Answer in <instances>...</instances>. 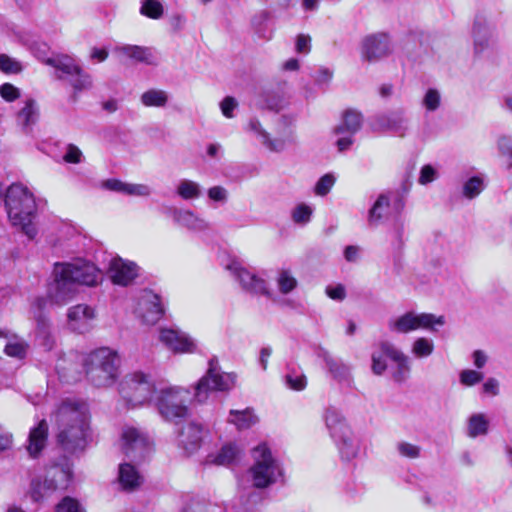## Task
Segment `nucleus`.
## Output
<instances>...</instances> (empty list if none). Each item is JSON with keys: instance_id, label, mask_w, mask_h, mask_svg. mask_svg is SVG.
I'll return each instance as SVG.
<instances>
[{"instance_id": "obj_1", "label": "nucleus", "mask_w": 512, "mask_h": 512, "mask_svg": "<svg viewBox=\"0 0 512 512\" xmlns=\"http://www.w3.org/2000/svg\"><path fill=\"white\" fill-rule=\"evenodd\" d=\"M55 421L62 449L70 454L83 452L91 435L88 404L72 398L63 400L56 410Z\"/></svg>"}, {"instance_id": "obj_2", "label": "nucleus", "mask_w": 512, "mask_h": 512, "mask_svg": "<svg viewBox=\"0 0 512 512\" xmlns=\"http://www.w3.org/2000/svg\"><path fill=\"white\" fill-rule=\"evenodd\" d=\"M54 283L50 296L57 304H65L77 293L79 285L96 286L101 281V273L88 261L78 259L74 262L56 263Z\"/></svg>"}, {"instance_id": "obj_3", "label": "nucleus", "mask_w": 512, "mask_h": 512, "mask_svg": "<svg viewBox=\"0 0 512 512\" xmlns=\"http://www.w3.org/2000/svg\"><path fill=\"white\" fill-rule=\"evenodd\" d=\"M2 200L3 190L0 188V202ZM4 203L11 225L19 228L29 239H34L37 235V206L33 194L20 184H12L6 190Z\"/></svg>"}, {"instance_id": "obj_4", "label": "nucleus", "mask_w": 512, "mask_h": 512, "mask_svg": "<svg viewBox=\"0 0 512 512\" xmlns=\"http://www.w3.org/2000/svg\"><path fill=\"white\" fill-rule=\"evenodd\" d=\"M119 367V355L109 347L92 351L84 360L86 376L96 387L113 385L119 376Z\"/></svg>"}, {"instance_id": "obj_5", "label": "nucleus", "mask_w": 512, "mask_h": 512, "mask_svg": "<svg viewBox=\"0 0 512 512\" xmlns=\"http://www.w3.org/2000/svg\"><path fill=\"white\" fill-rule=\"evenodd\" d=\"M119 393L132 407L153 404L160 411V397L150 374L141 371L127 374L120 383Z\"/></svg>"}, {"instance_id": "obj_6", "label": "nucleus", "mask_w": 512, "mask_h": 512, "mask_svg": "<svg viewBox=\"0 0 512 512\" xmlns=\"http://www.w3.org/2000/svg\"><path fill=\"white\" fill-rule=\"evenodd\" d=\"M324 419L341 459L347 462L355 459L360 451V443L341 411L335 407H328Z\"/></svg>"}, {"instance_id": "obj_7", "label": "nucleus", "mask_w": 512, "mask_h": 512, "mask_svg": "<svg viewBox=\"0 0 512 512\" xmlns=\"http://www.w3.org/2000/svg\"><path fill=\"white\" fill-rule=\"evenodd\" d=\"M236 374L223 372L218 358L213 356L208 361V368L205 374L194 386V400L204 403L208 400L210 393L231 390L236 384Z\"/></svg>"}, {"instance_id": "obj_8", "label": "nucleus", "mask_w": 512, "mask_h": 512, "mask_svg": "<svg viewBox=\"0 0 512 512\" xmlns=\"http://www.w3.org/2000/svg\"><path fill=\"white\" fill-rule=\"evenodd\" d=\"M254 465L249 472L256 488H266L282 477L283 472L279 462L273 457L266 444H260L252 452Z\"/></svg>"}, {"instance_id": "obj_9", "label": "nucleus", "mask_w": 512, "mask_h": 512, "mask_svg": "<svg viewBox=\"0 0 512 512\" xmlns=\"http://www.w3.org/2000/svg\"><path fill=\"white\" fill-rule=\"evenodd\" d=\"M446 319L443 315L437 316L432 313H418L414 310L390 318L387 322L388 329L396 334H409L418 329L431 332L437 331V326H443Z\"/></svg>"}, {"instance_id": "obj_10", "label": "nucleus", "mask_w": 512, "mask_h": 512, "mask_svg": "<svg viewBox=\"0 0 512 512\" xmlns=\"http://www.w3.org/2000/svg\"><path fill=\"white\" fill-rule=\"evenodd\" d=\"M45 62L54 67L57 77L68 81L75 91L87 90L92 87L91 76L79 66L75 59L65 55L47 58Z\"/></svg>"}, {"instance_id": "obj_11", "label": "nucleus", "mask_w": 512, "mask_h": 512, "mask_svg": "<svg viewBox=\"0 0 512 512\" xmlns=\"http://www.w3.org/2000/svg\"><path fill=\"white\" fill-rule=\"evenodd\" d=\"M72 479V467L67 460L51 465L42 482L33 484V497L36 500L58 489H66Z\"/></svg>"}, {"instance_id": "obj_12", "label": "nucleus", "mask_w": 512, "mask_h": 512, "mask_svg": "<svg viewBox=\"0 0 512 512\" xmlns=\"http://www.w3.org/2000/svg\"><path fill=\"white\" fill-rule=\"evenodd\" d=\"M190 392L181 387H166L162 385V416L166 419L180 421L189 414L187 403Z\"/></svg>"}, {"instance_id": "obj_13", "label": "nucleus", "mask_w": 512, "mask_h": 512, "mask_svg": "<svg viewBox=\"0 0 512 512\" xmlns=\"http://www.w3.org/2000/svg\"><path fill=\"white\" fill-rule=\"evenodd\" d=\"M176 430L177 443L188 455L194 454L202 445L203 438L207 432L203 424L197 420L177 421Z\"/></svg>"}, {"instance_id": "obj_14", "label": "nucleus", "mask_w": 512, "mask_h": 512, "mask_svg": "<svg viewBox=\"0 0 512 512\" xmlns=\"http://www.w3.org/2000/svg\"><path fill=\"white\" fill-rule=\"evenodd\" d=\"M362 114L356 110L348 109L342 115L341 123L334 127L333 133L338 138L335 145L339 152H345L354 143L355 134L361 129Z\"/></svg>"}, {"instance_id": "obj_15", "label": "nucleus", "mask_w": 512, "mask_h": 512, "mask_svg": "<svg viewBox=\"0 0 512 512\" xmlns=\"http://www.w3.org/2000/svg\"><path fill=\"white\" fill-rule=\"evenodd\" d=\"M162 344L175 354L200 353L198 341L178 327L162 325Z\"/></svg>"}, {"instance_id": "obj_16", "label": "nucleus", "mask_w": 512, "mask_h": 512, "mask_svg": "<svg viewBox=\"0 0 512 512\" xmlns=\"http://www.w3.org/2000/svg\"><path fill=\"white\" fill-rule=\"evenodd\" d=\"M122 440L124 453L134 460L145 459L152 450L149 436L137 428H125L122 433Z\"/></svg>"}, {"instance_id": "obj_17", "label": "nucleus", "mask_w": 512, "mask_h": 512, "mask_svg": "<svg viewBox=\"0 0 512 512\" xmlns=\"http://www.w3.org/2000/svg\"><path fill=\"white\" fill-rule=\"evenodd\" d=\"M226 268L239 281L242 289L246 292L254 295H263L268 298L272 297V293L268 289L266 281L255 273L242 267L239 262L232 261Z\"/></svg>"}, {"instance_id": "obj_18", "label": "nucleus", "mask_w": 512, "mask_h": 512, "mask_svg": "<svg viewBox=\"0 0 512 512\" xmlns=\"http://www.w3.org/2000/svg\"><path fill=\"white\" fill-rule=\"evenodd\" d=\"M409 120L403 109H396L376 115L371 122L374 131L391 132L404 137L408 131Z\"/></svg>"}, {"instance_id": "obj_19", "label": "nucleus", "mask_w": 512, "mask_h": 512, "mask_svg": "<svg viewBox=\"0 0 512 512\" xmlns=\"http://www.w3.org/2000/svg\"><path fill=\"white\" fill-rule=\"evenodd\" d=\"M393 200L394 208L399 213L404 208L405 202L399 194L384 192L378 195L375 202L368 210L367 223L370 228L378 227L386 218L388 209Z\"/></svg>"}, {"instance_id": "obj_20", "label": "nucleus", "mask_w": 512, "mask_h": 512, "mask_svg": "<svg viewBox=\"0 0 512 512\" xmlns=\"http://www.w3.org/2000/svg\"><path fill=\"white\" fill-rule=\"evenodd\" d=\"M135 313L145 325H155L160 320V296L152 290L145 288L140 291Z\"/></svg>"}, {"instance_id": "obj_21", "label": "nucleus", "mask_w": 512, "mask_h": 512, "mask_svg": "<svg viewBox=\"0 0 512 512\" xmlns=\"http://www.w3.org/2000/svg\"><path fill=\"white\" fill-rule=\"evenodd\" d=\"M248 130L253 132L261 141V143L271 152H282L288 146L294 145L297 142L294 132L289 130L285 137L272 138L270 133L267 132L261 122L257 118H251L248 123Z\"/></svg>"}, {"instance_id": "obj_22", "label": "nucleus", "mask_w": 512, "mask_h": 512, "mask_svg": "<svg viewBox=\"0 0 512 512\" xmlns=\"http://www.w3.org/2000/svg\"><path fill=\"white\" fill-rule=\"evenodd\" d=\"M315 355L325 363V367L333 379L352 387L353 378L348 364L344 363L340 358L333 356L322 346H318L315 349Z\"/></svg>"}, {"instance_id": "obj_23", "label": "nucleus", "mask_w": 512, "mask_h": 512, "mask_svg": "<svg viewBox=\"0 0 512 512\" xmlns=\"http://www.w3.org/2000/svg\"><path fill=\"white\" fill-rule=\"evenodd\" d=\"M474 53L483 56L495 48L494 30L483 17H476L473 25Z\"/></svg>"}, {"instance_id": "obj_24", "label": "nucleus", "mask_w": 512, "mask_h": 512, "mask_svg": "<svg viewBox=\"0 0 512 512\" xmlns=\"http://www.w3.org/2000/svg\"><path fill=\"white\" fill-rule=\"evenodd\" d=\"M138 270L136 263L115 257L110 261L108 274L114 284L128 286L138 276Z\"/></svg>"}, {"instance_id": "obj_25", "label": "nucleus", "mask_w": 512, "mask_h": 512, "mask_svg": "<svg viewBox=\"0 0 512 512\" xmlns=\"http://www.w3.org/2000/svg\"><path fill=\"white\" fill-rule=\"evenodd\" d=\"M390 52L391 43L386 34H372L363 40L362 55L369 62L386 57Z\"/></svg>"}, {"instance_id": "obj_26", "label": "nucleus", "mask_w": 512, "mask_h": 512, "mask_svg": "<svg viewBox=\"0 0 512 512\" xmlns=\"http://www.w3.org/2000/svg\"><path fill=\"white\" fill-rule=\"evenodd\" d=\"M378 346L381 348V351L386 355V357L396 363L397 367L393 373L394 381L398 383L406 381L411 370L408 356L396 348L394 344L388 341H381Z\"/></svg>"}, {"instance_id": "obj_27", "label": "nucleus", "mask_w": 512, "mask_h": 512, "mask_svg": "<svg viewBox=\"0 0 512 512\" xmlns=\"http://www.w3.org/2000/svg\"><path fill=\"white\" fill-rule=\"evenodd\" d=\"M95 311L86 304H78L68 311L69 327L80 334L89 331L95 319Z\"/></svg>"}, {"instance_id": "obj_28", "label": "nucleus", "mask_w": 512, "mask_h": 512, "mask_svg": "<svg viewBox=\"0 0 512 512\" xmlns=\"http://www.w3.org/2000/svg\"><path fill=\"white\" fill-rule=\"evenodd\" d=\"M167 215L179 226L185 227L191 231H204L208 228V223L197 216L194 212L187 209L169 208Z\"/></svg>"}, {"instance_id": "obj_29", "label": "nucleus", "mask_w": 512, "mask_h": 512, "mask_svg": "<svg viewBox=\"0 0 512 512\" xmlns=\"http://www.w3.org/2000/svg\"><path fill=\"white\" fill-rule=\"evenodd\" d=\"M38 118L39 109L36 101L34 99H27L16 115V122L23 132L30 133Z\"/></svg>"}, {"instance_id": "obj_30", "label": "nucleus", "mask_w": 512, "mask_h": 512, "mask_svg": "<svg viewBox=\"0 0 512 512\" xmlns=\"http://www.w3.org/2000/svg\"><path fill=\"white\" fill-rule=\"evenodd\" d=\"M118 481L124 491L131 492L140 487L142 476L132 464L122 463L119 465Z\"/></svg>"}, {"instance_id": "obj_31", "label": "nucleus", "mask_w": 512, "mask_h": 512, "mask_svg": "<svg viewBox=\"0 0 512 512\" xmlns=\"http://www.w3.org/2000/svg\"><path fill=\"white\" fill-rule=\"evenodd\" d=\"M102 186L107 190L125 195L146 196L150 194V189L146 185L130 184L118 179H108L103 182Z\"/></svg>"}, {"instance_id": "obj_32", "label": "nucleus", "mask_w": 512, "mask_h": 512, "mask_svg": "<svg viewBox=\"0 0 512 512\" xmlns=\"http://www.w3.org/2000/svg\"><path fill=\"white\" fill-rule=\"evenodd\" d=\"M48 435V424L45 420H41L39 424L30 431L28 451L33 457H36L38 453L43 449L46 444Z\"/></svg>"}, {"instance_id": "obj_33", "label": "nucleus", "mask_w": 512, "mask_h": 512, "mask_svg": "<svg viewBox=\"0 0 512 512\" xmlns=\"http://www.w3.org/2000/svg\"><path fill=\"white\" fill-rule=\"evenodd\" d=\"M115 52L136 62L147 64H150L153 58L150 48L138 45H120L115 48Z\"/></svg>"}, {"instance_id": "obj_34", "label": "nucleus", "mask_w": 512, "mask_h": 512, "mask_svg": "<svg viewBox=\"0 0 512 512\" xmlns=\"http://www.w3.org/2000/svg\"><path fill=\"white\" fill-rule=\"evenodd\" d=\"M239 454L240 450L236 445L227 444L224 445L217 454L207 455L204 464L229 465L238 458Z\"/></svg>"}, {"instance_id": "obj_35", "label": "nucleus", "mask_w": 512, "mask_h": 512, "mask_svg": "<svg viewBox=\"0 0 512 512\" xmlns=\"http://www.w3.org/2000/svg\"><path fill=\"white\" fill-rule=\"evenodd\" d=\"M489 421L483 413L472 414L467 421V436L476 438L488 433Z\"/></svg>"}, {"instance_id": "obj_36", "label": "nucleus", "mask_w": 512, "mask_h": 512, "mask_svg": "<svg viewBox=\"0 0 512 512\" xmlns=\"http://www.w3.org/2000/svg\"><path fill=\"white\" fill-rule=\"evenodd\" d=\"M485 177L482 174L474 175L464 181L462 185V195L466 199L472 200L478 197L485 189Z\"/></svg>"}, {"instance_id": "obj_37", "label": "nucleus", "mask_w": 512, "mask_h": 512, "mask_svg": "<svg viewBox=\"0 0 512 512\" xmlns=\"http://www.w3.org/2000/svg\"><path fill=\"white\" fill-rule=\"evenodd\" d=\"M37 320V332L36 338L45 350H51L54 346V339L50 333L49 323L47 319L41 314L36 316Z\"/></svg>"}, {"instance_id": "obj_38", "label": "nucleus", "mask_w": 512, "mask_h": 512, "mask_svg": "<svg viewBox=\"0 0 512 512\" xmlns=\"http://www.w3.org/2000/svg\"><path fill=\"white\" fill-rule=\"evenodd\" d=\"M176 192L182 199L192 200L202 195V188L200 184L195 181L182 179L177 185Z\"/></svg>"}, {"instance_id": "obj_39", "label": "nucleus", "mask_w": 512, "mask_h": 512, "mask_svg": "<svg viewBox=\"0 0 512 512\" xmlns=\"http://www.w3.org/2000/svg\"><path fill=\"white\" fill-rule=\"evenodd\" d=\"M230 422L234 423L238 429H248L257 422V417L250 409L245 410H231Z\"/></svg>"}, {"instance_id": "obj_40", "label": "nucleus", "mask_w": 512, "mask_h": 512, "mask_svg": "<svg viewBox=\"0 0 512 512\" xmlns=\"http://www.w3.org/2000/svg\"><path fill=\"white\" fill-rule=\"evenodd\" d=\"M28 343L16 334H13L9 344H6L5 354L9 357L23 359L28 351Z\"/></svg>"}, {"instance_id": "obj_41", "label": "nucleus", "mask_w": 512, "mask_h": 512, "mask_svg": "<svg viewBox=\"0 0 512 512\" xmlns=\"http://www.w3.org/2000/svg\"><path fill=\"white\" fill-rule=\"evenodd\" d=\"M411 351L417 358L429 357L434 351L433 340L426 337H418L412 343Z\"/></svg>"}, {"instance_id": "obj_42", "label": "nucleus", "mask_w": 512, "mask_h": 512, "mask_svg": "<svg viewBox=\"0 0 512 512\" xmlns=\"http://www.w3.org/2000/svg\"><path fill=\"white\" fill-rule=\"evenodd\" d=\"M499 155L505 158L507 169H512V136L501 135L496 141Z\"/></svg>"}, {"instance_id": "obj_43", "label": "nucleus", "mask_w": 512, "mask_h": 512, "mask_svg": "<svg viewBox=\"0 0 512 512\" xmlns=\"http://www.w3.org/2000/svg\"><path fill=\"white\" fill-rule=\"evenodd\" d=\"M276 283L282 294H289L297 286V280L289 270L282 269L278 272Z\"/></svg>"}, {"instance_id": "obj_44", "label": "nucleus", "mask_w": 512, "mask_h": 512, "mask_svg": "<svg viewBox=\"0 0 512 512\" xmlns=\"http://www.w3.org/2000/svg\"><path fill=\"white\" fill-rule=\"evenodd\" d=\"M289 371L285 375V384L292 390L301 391L307 385V379L303 372L294 368H288Z\"/></svg>"}, {"instance_id": "obj_45", "label": "nucleus", "mask_w": 512, "mask_h": 512, "mask_svg": "<svg viewBox=\"0 0 512 512\" xmlns=\"http://www.w3.org/2000/svg\"><path fill=\"white\" fill-rule=\"evenodd\" d=\"M297 121V115L296 114H283L279 117L277 122V137H285L286 133L289 130H292L294 132V135L296 136V132L294 129L295 123Z\"/></svg>"}, {"instance_id": "obj_46", "label": "nucleus", "mask_w": 512, "mask_h": 512, "mask_svg": "<svg viewBox=\"0 0 512 512\" xmlns=\"http://www.w3.org/2000/svg\"><path fill=\"white\" fill-rule=\"evenodd\" d=\"M313 210L310 206L301 203L298 204L291 212V218L294 223L305 225L310 222Z\"/></svg>"}, {"instance_id": "obj_47", "label": "nucleus", "mask_w": 512, "mask_h": 512, "mask_svg": "<svg viewBox=\"0 0 512 512\" xmlns=\"http://www.w3.org/2000/svg\"><path fill=\"white\" fill-rule=\"evenodd\" d=\"M422 105L428 112L436 111L441 105L440 92L435 88H429L422 99Z\"/></svg>"}, {"instance_id": "obj_48", "label": "nucleus", "mask_w": 512, "mask_h": 512, "mask_svg": "<svg viewBox=\"0 0 512 512\" xmlns=\"http://www.w3.org/2000/svg\"><path fill=\"white\" fill-rule=\"evenodd\" d=\"M396 451L401 457L416 459L421 454V447L406 441H399L396 444Z\"/></svg>"}, {"instance_id": "obj_49", "label": "nucleus", "mask_w": 512, "mask_h": 512, "mask_svg": "<svg viewBox=\"0 0 512 512\" xmlns=\"http://www.w3.org/2000/svg\"><path fill=\"white\" fill-rule=\"evenodd\" d=\"M23 69L22 64L8 56L7 54H0V70L6 74H17Z\"/></svg>"}, {"instance_id": "obj_50", "label": "nucleus", "mask_w": 512, "mask_h": 512, "mask_svg": "<svg viewBox=\"0 0 512 512\" xmlns=\"http://www.w3.org/2000/svg\"><path fill=\"white\" fill-rule=\"evenodd\" d=\"M288 104V100L278 93H269L265 97V105L271 111L279 112L285 109Z\"/></svg>"}, {"instance_id": "obj_51", "label": "nucleus", "mask_w": 512, "mask_h": 512, "mask_svg": "<svg viewBox=\"0 0 512 512\" xmlns=\"http://www.w3.org/2000/svg\"><path fill=\"white\" fill-rule=\"evenodd\" d=\"M140 14L152 18H160V2L157 0H143L139 10Z\"/></svg>"}, {"instance_id": "obj_52", "label": "nucleus", "mask_w": 512, "mask_h": 512, "mask_svg": "<svg viewBox=\"0 0 512 512\" xmlns=\"http://www.w3.org/2000/svg\"><path fill=\"white\" fill-rule=\"evenodd\" d=\"M336 178L333 174L323 175L315 185V193L319 196L327 195L335 184Z\"/></svg>"}, {"instance_id": "obj_53", "label": "nucleus", "mask_w": 512, "mask_h": 512, "mask_svg": "<svg viewBox=\"0 0 512 512\" xmlns=\"http://www.w3.org/2000/svg\"><path fill=\"white\" fill-rule=\"evenodd\" d=\"M56 512H85L82 505L72 497H64L56 506Z\"/></svg>"}, {"instance_id": "obj_54", "label": "nucleus", "mask_w": 512, "mask_h": 512, "mask_svg": "<svg viewBox=\"0 0 512 512\" xmlns=\"http://www.w3.org/2000/svg\"><path fill=\"white\" fill-rule=\"evenodd\" d=\"M384 356H386V355L381 351L380 347H379V351H374L371 355V360H372L371 369L375 375H382L385 372V370L387 369V364L384 359Z\"/></svg>"}, {"instance_id": "obj_55", "label": "nucleus", "mask_w": 512, "mask_h": 512, "mask_svg": "<svg viewBox=\"0 0 512 512\" xmlns=\"http://www.w3.org/2000/svg\"><path fill=\"white\" fill-rule=\"evenodd\" d=\"M483 377L481 372L467 369L460 373V382L465 386H473L482 381Z\"/></svg>"}, {"instance_id": "obj_56", "label": "nucleus", "mask_w": 512, "mask_h": 512, "mask_svg": "<svg viewBox=\"0 0 512 512\" xmlns=\"http://www.w3.org/2000/svg\"><path fill=\"white\" fill-rule=\"evenodd\" d=\"M438 177L437 170L430 164L424 165L420 170L418 182L421 185H427Z\"/></svg>"}, {"instance_id": "obj_57", "label": "nucleus", "mask_w": 512, "mask_h": 512, "mask_svg": "<svg viewBox=\"0 0 512 512\" xmlns=\"http://www.w3.org/2000/svg\"><path fill=\"white\" fill-rule=\"evenodd\" d=\"M318 86H327L333 78V71L327 67H320L313 75Z\"/></svg>"}, {"instance_id": "obj_58", "label": "nucleus", "mask_w": 512, "mask_h": 512, "mask_svg": "<svg viewBox=\"0 0 512 512\" xmlns=\"http://www.w3.org/2000/svg\"><path fill=\"white\" fill-rule=\"evenodd\" d=\"M82 157V152L77 146L74 144H68L63 160L67 163L78 164L82 161Z\"/></svg>"}, {"instance_id": "obj_59", "label": "nucleus", "mask_w": 512, "mask_h": 512, "mask_svg": "<svg viewBox=\"0 0 512 512\" xmlns=\"http://www.w3.org/2000/svg\"><path fill=\"white\" fill-rule=\"evenodd\" d=\"M238 107L237 100L232 96H226L221 102H220V109L222 114L226 118H233L234 117V110Z\"/></svg>"}, {"instance_id": "obj_60", "label": "nucleus", "mask_w": 512, "mask_h": 512, "mask_svg": "<svg viewBox=\"0 0 512 512\" xmlns=\"http://www.w3.org/2000/svg\"><path fill=\"white\" fill-rule=\"evenodd\" d=\"M0 95L4 100L12 102L20 97V91L14 85L4 83L0 86Z\"/></svg>"}, {"instance_id": "obj_61", "label": "nucleus", "mask_w": 512, "mask_h": 512, "mask_svg": "<svg viewBox=\"0 0 512 512\" xmlns=\"http://www.w3.org/2000/svg\"><path fill=\"white\" fill-rule=\"evenodd\" d=\"M208 197L215 202L224 203L228 199V191L223 186H213L208 189Z\"/></svg>"}, {"instance_id": "obj_62", "label": "nucleus", "mask_w": 512, "mask_h": 512, "mask_svg": "<svg viewBox=\"0 0 512 512\" xmlns=\"http://www.w3.org/2000/svg\"><path fill=\"white\" fill-rule=\"evenodd\" d=\"M326 294L332 300L343 301L346 297V290L344 285L337 284L336 286H327Z\"/></svg>"}, {"instance_id": "obj_63", "label": "nucleus", "mask_w": 512, "mask_h": 512, "mask_svg": "<svg viewBox=\"0 0 512 512\" xmlns=\"http://www.w3.org/2000/svg\"><path fill=\"white\" fill-rule=\"evenodd\" d=\"M141 101L145 106H160V92L157 90H149L142 94Z\"/></svg>"}, {"instance_id": "obj_64", "label": "nucleus", "mask_w": 512, "mask_h": 512, "mask_svg": "<svg viewBox=\"0 0 512 512\" xmlns=\"http://www.w3.org/2000/svg\"><path fill=\"white\" fill-rule=\"evenodd\" d=\"M311 49V38L309 35L300 34L296 40V51L307 54Z\"/></svg>"}]
</instances>
